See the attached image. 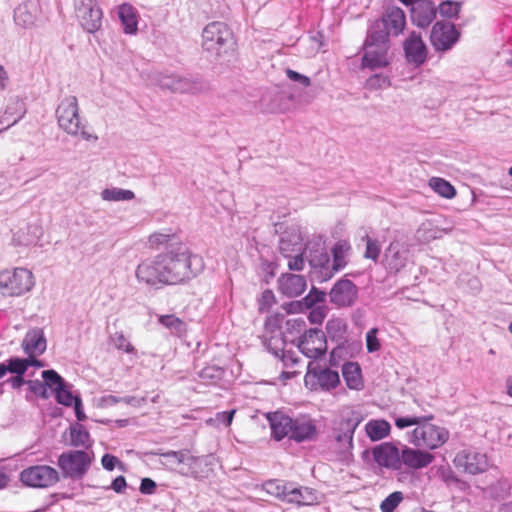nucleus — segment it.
Returning <instances> with one entry per match:
<instances>
[{"mask_svg":"<svg viewBox=\"0 0 512 512\" xmlns=\"http://www.w3.org/2000/svg\"><path fill=\"white\" fill-rule=\"evenodd\" d=\"M118 18L126 34H135L138 29L139 15L137 10L130 4H122L117 10Z\"/></svg>","mask_w":512,"mask_h":512,"instance_id":"c756f323","label":"nucleus"},{"mask_svg":"<svg viewBox=\"0 0 512 512\" xmlns=\"http://www.w3.org/2000/svg\"><path fill=\"white\" fill-rule=\"evenodd\" d=\"M101 197L105 201H129L134 199L135 194L131 190L122 189V188H106L101 192Z\"/></svg>","mask_w":512,"mask_h":512,"instance_id":"79ce46f5","label":"nucleus"},{"mask_svg":"<svg viewBox=\"0 0 512 512\" xmlns=\"http://www.w3.org/2000/svg\"><path fill=\"white\" fill-rule=\"evenodd\" d=\"M292 417L282 413L273 412L267 415V420L270 424L272 436L275 440L280 441L285 437L290 436Z\"/></svg>","mask_w":512,"mask_h":512,"instance_id":"c85d7f7f","label":"nucleus"},{"mask_svg":"<svg viewBox=\"0 0 512 512\" xmlns=\"http://www.w3.org/2000/svg\"><path fill=\"white\" fill-rule=\"evenodd\" d=\"M288 486V483L281 480H269L264 483L265 491L283 502H285Z\"/></svg>","mask_w":512,"mask_h":512,"instance_id":"c03bdc74","label":"nucleus"},{"mask_svg":"<svg viewBox=\"0 0 512 512\" xmlns=\"http://www.w3.org/2000/svg\"><path fill=\"white\" fill-rule=\"evenodd\" d=\"M41 13L39 0H24L14 9V23L20 28L31 29L36 25Z\"/></svg>","mask_w":512,"mask_h":512,"instance_id":"412c9836","label":"nucleus"},{"mask_svg":"<svg viewBox=\"0 0 512 512\" xmlns=\"http://www.w3.org/2000/svg\"><path fill=\"white\" fill-rule=\"evenodd\" d=\"M204 260L184 243H178L152 258L141 261L135 270L138 283L152 288L184 284L204 269Z\"/></svg>","mask_w":512,"mask_h":512,"instance_id":"f257e3e1","label":"nucleus"},{"mask_svg":"<svg viewBox=\"0 0 512 512\" xmlns=\"http://www.w3.org/2000/svg\"><path fill=\"white\" fill-rule=\"evenodd\" d=\"M391 61L390 40L377 32L367 31L361 65L363 68L376 70L385 68Z\"/></svg>","mask_w":512,"mask_h":512,"instance_id":"39448f33","label":"nucleus"},{"mask_svg":"<svg viewBox=\"0 0 512 512\" xmlns=\"http://www.w3.org/2000/svg\"><path fill=\"white\" fill-rule=\"evenodd\" d=\"M158 323L168 329L173 336L182 338L187 333V324L174 314L159 315Z\"/></svg>","mask_w":512,"mask_h":512,"instance_id":"473e14b6","label":"nucleus"},{"mask_svg":"<svg viewBox=\"0 0 512 512\" xmlns=\"http://www.w3.org/2000/svg\"><path fill=\"white\" fill-rule=\"evenodd\" d=\"M460 32L450 22L437 21L431 30L430 42L435 51L447 52L459 41Z\"/></svg>","mask_w":512,"mask_h":512,"instance_id":"dca6fc26","label":"nucleus"},{"mask_svg":"<svg viewBox=\"0 0 512 512\" xmlns=\"http://www.w3.org/2000/svg\"><path fill=\"white\" fill-rule=\"evenodd\" d=\"M92 458L88 452L72 450L62 453L58 458V466L65 477L81 479L88 471Z\"/></svg>","mask_w":512,"mask_h":512,"instance_id":"9b49d317","label":"nucleus"},{"mask_svg":"<svg viewBox=\"0 0 512 512\" xmlns=\"http://www.w3.org/2000/svg\"><path fill=\"white\" fill-rule=\"evenodd\" d=\"M366 241V250L364 253L365 258L376 261L380 255L381 245L377 239H373L366 235L364 237Z\"/></svg>","mask_w":512,"mask_h":512,"instance_id":"603ef678","label":"nucleus"},{"mask_svg":"<svg viewBox=\"0 0 512 512\" xmlns=\"http://www.w3.org/2000/svg\"><path fill=\"white\" fill-rule=\"evenodd\" d=\"M317 498L313 489L308 487H293L291 484L288 486L287 495L285 498L286 503L301 505H312L316 502Z\"/></svg>","mask_w":512,"mask_h":512,"instance_id":"2f4dec72","label":"nucleus"},{"mask_svg":"<svg viewBox=\"0 0 512 512\" xmlns=\"http://www.w3.org/2000/svg\"><path fill=\"white\" fill-rule=\"evenodd\" d=\"M42 378L46 384V388L49 387L55 391L60 389L66 383L64 379L55 370H44L42 372Z\"/></svg>","mask_w":512,"mask_h":512,"instance_id":"49530a36","label":"nucleus"},{"mask_svg":"<svg viewBox=\"0 0 512 512\" xmlns=\"http://www.w3.org/2000/svg\"><path fill=\"white\" fill-rule=\"evenodd\" d=\"M307 331L306 322L303 317H295L286 321L284 336L291 342L298 339Z\"/></svg>","mask_w":512,"mask_h":512,"instance_id":"e433bc0d","label":"nucleus"},{"mask_svg":"<svg viewBox=\"0 0 512 512\" xmlns=\"http://www.w3.org/2000/svg\"><path fill=\"white\" fill-rule=\"evenodd\" d=\"M27 384L29 386V390L34 393L37 396H40L41 398H47V388L46 384L44 382H41L39 380H29L27 381Z\"/></svg>","mask_w":512,"mask_h":512,"instance_id":"052dcab7","label":"nucleus"},{"mask_svg":"<svg viewBox=\"0 0 512 512\" xmlns=\"http://www.w3.org/2000/svg\"><path fill=\"white\" fill-rule=\"evenodd\" d=\"M286 341H289L286 337L283 338L281 336L273 335L265 339L264 345L269 352H271L275 357H278L280 352L285 348Z\"/></svg>","mask_w":512,"mask_h":512,"instance_id":"8fccbe9b","label":"nucleus"},{"mask_svg":"<svg viewBox=\"0 0 512 512\" xmlns=\"http://www.w3.org/2000/svg\"><path fill=\"white\" fill-rule=\"evenodd\" d=\"M406 26V16L404 11L396 6L388 7L380 19L371 23L368 28L370 32H377L378 35L390 36L400 35Z\"/></svg>","mask_w":512,"mask_h":512,"instance_id":"9d476101","label":"nucleus"},{"mask_svg":"<svg viewBox=\"0 0 512 512\" xmlns=\"http://www.w3.org/2000/svg\"><path fill=\"white\" fill-rule=\"evenodd\" d=\"M304 383L312 391L331 392L340 384V376L337 371L322 365L319 361H310Z\"/></svg>","mask_w":512,"mask_h":512,"instance_id":"0eeeda50","label":"nucleus"},{"mask_svg":"<svg viewBox=\"0 0 512 512\" xmlns=\"http://www.w3.org/2000/svg\"><path fill=\"white\" fill-rule=\"evenodd\" d=\"M76 17L89 33H95L102 26L103 13L97 0H74Z\"/></svg>","mask_w":512,"mask_h":512,"instance_id":"4468645a","label":"nucleus"},{"mask_svg":"<svg viewBox=\"0 0 512 512\" xmlns=\"http://www.w3.org/2000/svg\"><path fill=\"white\" fill-rule=\"evenodd\" d=\"M436 475L448 486L459 483V479L449 465L437 467Z\"/></svg>","mask_w":512,"mask_h":512,"instance_id":"3c124183","label":"nucleus"},{"mask_svg":"<svg viewBox=\"0 0 512 512\" xmlns=\"http://www.w3.org/2000/svg\"><path fill=\"white\" fill-rule=\"evenodd\" d=\"M277 358H280L286 367L294 366L298 362L295 353L293 351L285 350V348L280 352V355Z\"/></svg>","mask_w":512,"mask_h":512,"instance_id":"774afa93","label":"nucleus"},{"mask_svg":"<svg viewBox=\"0 0 512 512\" xmlns=\"http://www.w3.org/2000/svg\"><path fill=\"white\" fill-rule=\"evenodd\" d=\"M308 319L313 324H321L326 317V309L323 306H315L310 308Z\"/></svg>","mask_w":512,"mask_h":512,"instance_id":"680f3d73","label":"nucleus"},{"mask_svg":"<svg viewBox=\"0 0 512 512\" xmlns=\"http://www.w3.org/2000/svg\"><path fill=\"white\" fill-rule=\"evenodd\" d=\"M404 52L410 64L415 67H420L427 59L428 49L421 35L416 32H411L404 41Z\"/></svg>","mask_w":512,"mask_h":512,"instance_id":"4be33fe9","label":"nucleus"},{"mask_svg":"<svg viewBox=\"0 0 512 512\" xmlns=\"http://www.w3.org/2000/svg\"><path fill=\"white\" fill-rule=\"evenodd\" d=\"M434 458L430 452L404 445L401 449V469L405 466L408 469L420 470L429 466Z\"/></svg>","mask_w":512,"mask_h":512,"instance_id":"b1692460","label":"nucleus"},{"mask_svg":"<svg viewBox=\"0 0 512 512\" xmlns=\"http://www.w3.org/2000/svg\"><path fill=\"white\" fill-rule=\"evenodd\" d=\"M127 487V482H126V479L124 476L120 475L118 477H116L112 483L110 484V486H107L105 487L106 490L108 489H112L114 492H116L117 494H122L124 493L125 489Z\"/></svg>","mask_w":512,"mask_h":512,"instance_id":"338daca9","label":"nucleus"},{"mask_svg":"<svg viewBox=\"0 0 512 512\" xmlns=\"http://www.w3.org/2000/svg\"><path fill=\"white\" fill-rule=\"evenodd\" d=\"M363 419L359 410L347 407L342 409L339 417L333 421V449L341 460H347L352 456L354 433Z\"/></svg>","mask_w":512,"mask_h":512,"instance_id":"f03ea898","label":"nucleus"},{"mask_svg":"<svg viewBox=\"0 0 512 512\" xmlns=\"http://www.w3.org/2000/svg\"><path fill=\"white\" fill-rule=\"evenodd\" d=\"M179 75L171 74V75H164L159 80V84L162 88L171 90L172 92H175V87L177 86V80L179 79Z\"/></svg>","mask_w":512,"mask_h":512,"instance_id":"0e129e2a","label":"nucleus"},{"mask_svg":"<svg viewBox=\"0 0 512 512\" xmlns=\"http://www.w3.org/2000/svg\"><path fill=\"white\" fill-rule=\"evenodd\" d=\"M70 442L72 446L88 448L91 446L90 435L86 428L75 424L70 428Z\"/></svg>","mask_w":512,"mask_h":512,"instance_id":"58836bf2","label":"nucleus"},{"mask_svg":"<svg viewBox=\"0 0 512 512\" xmlns=\"http://www.w3.org/2000/svg\"><path fill=\"white\" fill-rule=\"evenodd\" d=\"M289 261H288V268L290 270L294 271H301L304 268L305 261L303 258V253L299 252L296 253L295 256H292L291 253H289Z\"/></svg>","mask_w":512,"mask_h":512,"instance_id":"e2e57ef3","label":"nucleus"},{"mask_svg":"<svg viewBox=\"0 0 512 512\" xmlns=\"http://www.w3.org/2000/svg\"><path fill=\"white\" fill-rule=\"evenodd\" d=\"M357 297V286L351 280L345 278L338 280L329 293L330 302L338 308L354 305Z\"/></svg>","mask_w":512,"mask_h":512,"instance_id":"aec40b11","label":"nucleus"},{"mask_svg":"<svg viewBox=\"0 0 512 512\" xmlns=\"http://www.w3.org/2000/svg\"><path fill=\"white\" fill-rule=\"evenodd\" d=\"M377 333V328H372L366 333V347L370 353L376 352L380 349V342L377 338Z\"/></svg>","mask_w":512,"mask_h":512,"instance_id":"13d9d810","label":"nucleus"},{"mask_svg":"<svg viewBox=\"0 0 512 512\" xmlns=\"http://www.w3.org/2000/svg\"><path fill=\"white\" fill-rule=\"evenodd\" d=\"M374 461L381 468L391 471L401 470V450L391 442H384L372 449Z\"/></svg>","mask_w":512,"mask_h":512,"instance_id":"6ab92c4d","label":"nucleus"},{"mask_svg":"<svg viewBox=\"0 0 512 512\" xmlns=\"http://www.w3.org/2000/svg\"><path fill=\"white\" fill-rule=\"evenodd\" d=\"M21 346L27 355H42L47 348V340L44 331L41 328L28 330Z\"/></svg>","mask_w":512,"mask_h":512,"instance_id":"bb28decb","label":"nucleus"},{"mask_svg":"<svg viewBox=\"0 0 512 512\" xmlns=\"http://www.w3.org/2000/svg\"><path fill=\"white\" fill-rule=\"evenodd\" d=\"M429 421L424 420L412 430L409 442L416 447L434 450L448 441L449 431L444 427L431 424Z\"/></svg>","mask_w":512,"mask_h":512,"instance_id":"1a4fd4ad","label":"nucleus"},{"mask_svg":"<svg viewBox=\"0 0 512 512\" xmlns=\"http://www.w3.org/2000/svg\"><path fill=\"white\" fill-rule=\"evenodd\" d=\"M434 416L432 414L424 415V416H405V417H397L395 419V426L399 429H404L409 426L415 425L418 427L421 422L424 420H432Z\"/></svg>","mask_w":512,"mask_h":512,"instance_id":"de8ad7c7","label":"nucleus"},{"mask_svg":"<svg viewBox=\"0 0 512 512\" xmlns=\"http://www.w3.org/2000/svg\"><path fill=\"white\" fill-rule=\"evenodd\" d=\"M391 426L384 419L370 420L365 425V432L371 441H379L387 437Z\"/></svg>","mask_w":512,"mask_h":512,"instance_id":"f704fd0d","label":"nucleus"},{"mask_svg":"<svg viewBox=\"0 0 512 512\" xmlns=\"http://www.w3.org/2000/svg\"><path fill=\"white\" fill-rule=\"evenodd\" d=\"M6 365L9 368L8 371L16 375H24L27 371L25 358L11 357L6 360Z\"/></svg>","mask_w":512,"mask_h":512,"instance_id":"864d4df0","label":"nucleus"},{"mask_svg":"<svg viewBox=\"0 0 512 512\" xmlns=\"http://www.w3.org/2000/svg\"><path fill=\"white\" fill-rule=\"evenodd\" d=\"M297 347L311 361H318L327 350L326 337L322 330L311 328L298 338Z\"/></svg>","mask_w":512,"mask_h":512,"instance_id":"2eb2a0df","label":"nucleus"},{"mask_svg":"<svg viewBox=\"0 0 512 512\" xmlns=\"http://www.w3.org/2000/svg\"><path fill=\"white\" fill-rule=\"evenodd\" d=\"M325 297V292L316 288H312L308 295L303 299V301L293 302L290 304V307L295 310L302 309L303 306H305V308H312L317 306L318 303H323Z\"/></svg>","mask_w":512,"mask_h":512,"instance_id":"a19ab883","label":"nucleus"},{"mask_svg":"<svg viewBox=\"0 0 512 512\" xmlns=\"http://www.w3.org/2000/svg\"><path fill=\"white\" fill-rule=\"evenodd\" d=\"M27 232L20 229L14 236V239L21 245H32L35 244L42 234V229L38 225H28L26 227Z\"/></svg>","mask_w":512,"mask_h":512,"instance_id":"4c0bfd02","label":"nucleus"},{"mask_svg":"<svg viewBox=\"0 0 512 512\" xmlns=\"http://www.w3.org/2000/svg\"><path fill=\"white\" fill-rule=\"evenodd\" d=\"M111 341L117 349L123 350L126 353H133L135 351L133 345L129 342V340L125 337V335L122 332H116L111 337Z\"/></svg>","mask_w":512,"mask_h":512,"instance_id":"5fc2aeb1","label":"nucleus"},{"mask_svg":"<svg viewBox=\"0 0 512 512\" xmlns=\"http://www.w3.org/2000/svg\"><path fill=\"white\" fill-rule=\"evenodd\" d=\"M410 259L409 244L400 241H392L384 253V265L390 273L401 271Z\"/></svg>","mask_w":512,"mask_h":512,"instance_id":"a211bd4d","label":"nucleus"},{"mask_svg":"<svg viewBox=\"0 0 512 512\" xmlns=\"http://www.w3.org/2000/svg\"><path fill=\"white\" fill-rule=\"evenodd\" d=\"M317 436V426L314 419L308 415H300L292 419L289 439L301 443L312 441Z\"/></svg>","mask_w":512,"mask_h":512,"instance_id":"5701e85b","label":"nucleus"},{"mask_svg":"<svg viewBox=\"0 0 512 512\" xmlns=\"http://www.w3.org/2000/svg\"><path fill=\"white\" fill-rule=\"evenodd\" d=\"M403 499L404 495L401 491L389 494L380 504L381 512H394Z\"/></svg>","mask_w":512,"mask_h":512,"instance_id":"a18cd8bd","label":"nucleus"},{"mask_svg":"<svg viewBox=\"0 0 512 512\" xmlns=\"http://www.w3.org/2000/svg\"><path fill=\"white\" fill-rule=\"evenodd\" d=\"M177 240V235L171 229H166L163 231H158L152 233L148 238V243L150 248L159 249L161 247L169 248L172 245H177L180 243Z\"/></svg>","mask_w":512,"mask_h":512,"instance_id":"72a5a7b5","label":"nucleus"},{"mask_svg":"<svg viewBox=\"0 0 512 512\" xmlns=\"http://www.w3.org/2000/svg\"><path fill=\"white\" fill-rule=\"evenodd\" d=\"M56 118L59 127L68 135L80 136L85 141L96 142L98 136L87 131L79 115V105L76 96L64 97L56 108Z\"/></svg>","mask_w":512,"mask_h":512,"instance_id":"20e7f679","label":"nucleus"},{"mask_svg":"<svg viewBox=\"0 0 512 512\" xmlns=\"http://www.w3.org/2000/svg\"><path fill=\"white\" fill-rule=\"evenodd\" d=\"M349 250L350 246L345 241H339L334 245L332 248V259L323 248L314 251L309 250L307 257L312 274L320 281L331 279L335 273L345 268Z\"/></svg>","mask_w":512,"mask_h":512,"instance_id":"7ed1b4c3","label":"nucleus"},{"mask_svg":"<svg viewBox=\"0 0 512 512\" xmlns=\"http://www.w3.org/2000/svg\"><path fill=\"white\" fill-rule=\"evenodd\" d=\"M19 479L28 487L48 488L59 481V473L48 465H34L22 470Z\"/></svg>","mask_w":512,"mask_h":512,"instance_id":"ddd939ff","label":"nucleus"},{"mask_svg":"<svg viewBox=\"0 0 512 512\" xmlns=\"http://www.w3.org/2000/svg\"><path fill=\"white\" fill-rule=\"evenodd\" d=\"M278 290L287 297H297L301 295L307 287L304 276L284 273L278 278Z\"/></svg>","mask_w":512,"mask_h":512,"instance_id":"393cba45","label":"nucleus"},{"mask_svg":"<svg viewBox=\"0 0 512 512\" xmlns=\"http://www.w3.org/2000/svg\"><path fill=\"white\" fill-rule=\"evenodd\" d=\"M202 46L207 52L219 57L233 48L232 31L223 22L209 23L202 32Z\"/></svg>","mask_w":512,"mask_h":512,"instance_id":"423d86ee","label":"nucleus"},{"mask_svg":"<svg viewBox=\"0 0 512 512\" xmlns=\"http://www.w3.org/2000/svg\"><path fill=\"white\" fill-rule=\"evenodd\" d=\"M103 468L107 471H112L117 465L122 466V463L117 457L111 454H104L101 459Z\"/></svg>","mask_w":512,"mask_h":512,"instance_id":"69168bd1","label":"nucleus"},{"mask_svg":"<svg viewBox=\"0 0 512 512\" xmlns=\"http://www.w3.org/2000/svg\"><path fill=\"white\" fill-rule=\"evenodd\" d=\"M461 10V3L446 0L440 3L439 13L445 18H456Z\"/></svg>","mask_w":512,"mask_h":512,"instance_id":"09e8293b","label":"nucleus"},{"mask_svg":"<svg viewBox=\"0 0 512 512\" xmlns=\"http://www.w3.org/2000/svg\"><path fill=\"white\" fill-rule=\"evenodd\" d=\"M437 9L429 0H419L411 7V20L420 28L428 27L436 17Z\"/></svg>","mask_w":512,"mask_h":512,"instance_id":"a878e982","label":"nucleus"},{"mask_svg":"<svg viewBox=\"0 0 512 512\" xmlns=\"http://www.w3.org/2000/svg\"><path fill=\"white\" fill-rule=\"evenodd\" d=\"M429 186L435 193L446 199H452L456 195L454 186L443 178L432 177L429 180Z\"/></svg>","mask_w":512,"mask_h":512,"instance_id":"ea45409f","label":"nucleus"},{"mask_svg":"<svg viewBox=\"0 0 512 512\" xmlns=\"http://www.w3.org/2000/svg\"><path fill=\"white\" fill-rule=\"evenodd\" d=\"M35 285L33 273L26 268H15L0 272V289L4 295L21 296Z\"/></svg>","mask_w":512,"mask_h":512,"instance_id":"6e6552de","label":"nucleus"},{"mask_svg":"<svg viewBox=\"0 0 512 512\" xmlns=\"http://www.w3.org/2000/svg\"><path fill=\"white\" fill-rule=\"evenodd\" d=\"M175 92L179 93H195L198 90L197 83L191 81L189 78L180 76L177 80Z\"/></svg>","mask_w":512,"mask_h":512,"instance_id":"4d7b16f0","label":"nucleus"},{"mask_svg":"<svg viewBox=\"0 0 512 512\" xmlns=\"http://www.w3.org/2000/svg\"><path fill=\"white\" fill-rule=\"evenodd\" d=\"M512 484L506 477L499 478L495 483L485 488L484 493L487 497L494 500H502L510 495Z\"/></svg>","mask_w":512,"mask_h":512,"instance_id":"c9c22d12","label":"nucleus"},{"mask_svg":"<svg viewBox=\"0 0 512 512\" xmlns=\"http://www.w3.org/2000/svg\"><path fill=\"white\" fill-rule=\"evenodd\" d=\"M279 250L285 257H289V253L303 252V237L298 227L293 226L282 234Z\"/></svg>","mask_w":512,"mask_h":512,"instance_id":"cd10ccee","label":"nucleus"},{"mask_svg":"<svg viewBox=\"0 0 512 512\" xmlns=\"http://www.w3.org/2000/svg\"><path fill=\"white\" fill-rule=\"evenodd\" d=\"M454 464L471 475L484 473L491 466L485 453L471 448L459 451L454 458Z\"/></svg>","mask_w":512,"mask_h":512,"instance_id":"f3484780","label":"nucleus"},{"mask_svg":"<svg viewBox=\"0 0 512 512\" xmlns=\"http://www.w3.org/2000/svg\"><path fill=\"white\" fill-rule=\"evenodd\" d=\"M198 375L204 383L213 384L223 378L224 370L220 366L210 364L201 369Z\"/></svg>","mask_w":512,"mask_h":512,"instance_id":"37998d69","label":"nucleus"},{"mask_svg":"<svg viewBox=\"0 0 512 512\" xmlns=\"http://www.w3.org/2000/svg\"><path fill=\"white\" fill-rule=\"evenodd\" d=\"M342 375L347 387L351 390H361L364 386L362 370L357 362H346L342 366Z\"/></svg>","mask_w":512,"mask_h":512,"instance_id":"7c9ffc66","label":"nucleus"},{"mask_svg":"<svg viewBox=\"0 0 512 512\" xmlns=\"http://www.w3.org/2000/svg\"><path fill=\"white\" fill-rule=\"evenodd\" d=\"M55 397L58 403L68 407L72 406L78 398L73 396L72 392L67 389L66 384L55 391Z\"/></svg>","mask_w":512,"mask_h":512,"instance_id":"6e6d98bb","label":"nucleus"},{"mask_svg":"<svg viewBox=\"0 0 512 512\" xmlns=\"http://www.w3.org/2000/svg\"><path fill=\"white\" fill-rule=\"evenodd\" d=\"M286 75L287 77L295 82V83H298L300 86L302 87H309L310 84H311V81H310V78L303 75V74H300L290 68L286 69Z\"/></svg>","mask_w":512,"mask_h":512,"instance_id":"bf43d9fd","label":"nucleus"},{"mask_svg":"<svg viewBox=\"0 0 512 512\" xmlns=\"http://www.w3.org/2000/svg\"><path fill=\"white\" fill-rule=\"evenodd\" d=\"M160 463L168 469L177 470L185 476L197 477L199 458L191 455L188 450L167 451L159 453Z\"/></svg>","mask_w":512,"mask_h":512,"instance_id":"f8f14e48","label":"nucleus"}]
</instances>
